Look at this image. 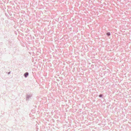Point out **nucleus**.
<instances>
[{"label":"nucleus","instance_id":"nucleus-1","mask_svg":"<svg viewBox=\"0 0 131 131\" xmlns=\"http://www.w3.org/2000/svg\"><path fill=\"white\" fill-rule=\"evenodd\" d=\"M32 96V95H27L26 98V100L28 101L29 100L31 99V98Z\"/></svg>","mask_w":131,"mask_h":131},{"label":"nucleus","instance_id":"nucleus-2","mask_svg":"<svg viewBox=\"0 0 131 131\" xmlns=\"http://www.w3.org/2000/svg\"><path fill=\"white\" fill-rule=\"evenodd\" d=\"M28 73L27 72H26L24 74V76L25 78H26L28 76Z\"/></svg>","mask_w":131,"mask_h":131},{"label":"nucleus","instance_id":"nucleus-3","mask_svg":"<svg viewBox=\"0 0 131 131\" xmlns=\"http://www.w3.org/2000/svg\"><path fill=\"white\" fill-rule=\"evenodd\" d=\"M106 34L108 36H109L111 34L110 32H108L106 33Z\"/></svg>","mask_w":131,"mask_h":131},{"label":"nucleus","instance_id":"nucleus-4","mask_svg":"<svg viewBox=\"0 0 131 131\" xmlns=\"http://www.w3.org/2000/svg\"><path fill=\"white\" fill-rule=\"evenodd\" d=\"M103 95L102 94H100L99 95V96L100 97H102Z\"/></svg>","mask_w":131,"mask_h":131},{"label":"nucleus","instance_id":"nucleus-5","mask_svg":"<svg viewBox=\"0 0 131 131\" xmlns=\"http://www.w3.org/2000/svg\"><path fill=\"white\" fill-rule=\"evenodd\" d=\"M10 72H8V74H10Z\"/></svg>","mask_w":131,"mask_h":131}]
</instances>
